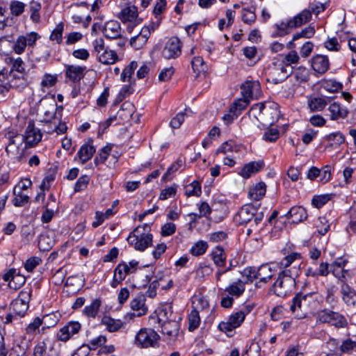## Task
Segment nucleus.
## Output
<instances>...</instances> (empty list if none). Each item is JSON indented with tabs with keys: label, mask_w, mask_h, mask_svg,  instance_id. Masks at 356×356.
<instances>
[{
	"label": "nucleus",
	"mask_w": 356,
	"mask_h": 356,
	"mask_svg": "<svg viewBox=\"0 0 356 356\" xmlns=\"http://www.w3.org/2000/svg\"><path fill=\"white\" fill-rule=\"evenodd\" d=\"M318 305V295L317 293L312 292L307 294L300 293L293 298L290 309L293 313L297 312L296 315L301 318L302 315L305 316L314 309Z\"/></svg>",
	"instance_id": "obj_1"
},
{
	"label": "nucleus",
	"mask_w": 356,
	"mask_h": 356,
	"mask_svg": "<svg viewBox=\"0 0 356 356\" xmlns=\"http://www.w3.org/2000/svg\"><path fill=\"white\" fill-rule=\"evenodd\" d=\"M311 19L310 11L305 9L293 17L275 24L274 25L275 32L273 33V35L277 37L286 35L290 33L291 30L305 24Z\"/></svg>",
	"instance_id": "obj_2"
},
{
	"label": "nucleus",
	"mask_w": 356,
	"mask_h": 356,
	"mask_svg": "<svg viewBox=\"0 0 356 356\" xmlns=\"http://www.w3.org/2000/svg\"><path fill=\"white\" fill-rule=\"evenodd\" d=\"M296 285V279L293 277L290 269H285L278 274V277L273 285L274 293L280 297L286 296Z\"/></svg>",
	"instance_id": "obj_3"
},
{
	"label": "nucleus",
	"mask_w": 356,
	"mask_h": 356,
	"mask_svg": "<svg viewBox=\"0 0 356 356\" xmlns=\"http://www.w3.org/2000/svg\"><path fill=\"white\" fill-rule=\"evenodd\" d=\"M264 218L263 213H257V209L252 204L243 206L236 216V220L243 225L250 223V227H257Z\"/></svg>",
	"instance_id": "obj_4"
},
{
	"label": "nucleus",
	"mask_w": 356,
	"mask_h": 356,
	"mask_svg": "<svg viewBox=\"0 0 356 356\" xmlns=\"http://www.w3.org/2000/svg\"><path fill=\"white\" fill-rule=\"evenodd\" d=\"M316 321L321 323H327L337 328H345L348 324L343 314L329 309L318 311L316 314Z\"/></svg>",
	"instance_id": "obj_5"
},
{
	"label": "nucleus",
	"mask_w": 356,
	"mask_h": 356,
	"mask_svg": "<svg viewBox=\"0 0 356 356\" xmlns=\"http://www.w3.org/2000/svg\"><path fill=\"white\" fill-rule=\"evenodd\" d=\"M252 110L259 111L260 118L268 124H272L280 116L278 105L275 103L270 102L255 104L252 108Z\"/></svg>",
	"instance_id": "obj_6"
},
{
	"label": "nucleus",
	"mask_w": 356,
	"mask_h": 356,
	"mask_svg": "<svg viewBox=\"0 0 356 356\" xmlns=\"http://www.w3.org/2000/svg\"><path fill=\"white\" fill-rule=\"evenodd\" d=\"M159 338V334L152 329H141L136 335L134 343L140 348L154 347Z\"/></svg>",
	"instance_id": "obj_7"
},
{
	"label": "nucleus",
	"mask_w": 356,
	"mask_h": 356,
	"mask_svg": "<svg viewBox=\"0 0 356 356\" xmlns=\"http://www.w3.org/2000/svg\"><path fill=\"white\" fill-rule=\"evenodd\" d=\"M268 70L267 80L275 84L284 81L291 73L290 69L281 63H273Z\"/></svg>",
	"instance_id": "obj_8"
},
{
	"label": "nucleus",
	"mask_w": 356,
	"mask_h": 356,
	"mask_svg": "<svg viewBox=\"0 0 356 356\" xmlns=\"http://www.w3.org/2000/svg\"><path fill=\"white\" fill-rule=\"evenodd\" d=\"M128 243L132 245L136 250L144 251L152 244V234H138L131 232L127 238Z\"/></svg>",
	"instance_id": "obj_9"
},
{
	"label": "nucleus",
	"mask_w": 356,
	"mask_h": 356,
	"mask_svg": "<svg viewBox=\"0 0 356 356\" xmlns=\"http://www.w3.org/2000/svg\"><path fill=\"white\" fill-rule=\"evenodd\" d=\"M181 43L177 38H170L165 44L162 56L165 59L176 58L181 54Z\"/></svg>",
	"instance_id": "obj_10"
},
{
	"label": "nucleus",
	"mask_w": 356,
	"mask_h": 356,
	"mask_svg": "<svg viewBox=\"0 0 356 356\" xmlns=\"http://www.w3.org/2000/svg\"><path fill=\"white\" fill-rule=\"evenodd\" d=\"M341 298L346 306L353 312L356 311V292L349 285L343 283L340 289Z\"/></svg>",
	"instance_id": "obj_11"
},
{
	"label": "nucleus",
	"mask_w": 356,
	"mask_h": 356,
	"mask_svg": "<svg viewBox=\"0 0 356 356\" xmlns=\"http://www.w3.org/2000/svg\"><path fill=\"white\" fill-rule=\"evenodd\" d=\"M42 139V134L40 129L35 127L34 122L30 121L26 127L23 140L29 146H33L38 143Z\"/></svg>",
	"instance_id": "obj_12"
},
{
	"label": "nucleus",
	"mask_w": 356,
	"mask_h": 356,
	"mask_svg": "<svg viewBox=\"0 0 356 356\" xmlns=\"http://www.w3.org/2000/svg\"><path fill=\"white\" fill-rule=\"evenodd\" d=\"M145 302V299L143 295L137 296L134 298L130 302V307L131 309L136 312L137 314L128 313L125 316V318L132 319L135 316H141L145 315L147 311Z\"/></svg>",
	"instance_id": "obj_13"
},
{
	"label": "nucleus",
	"mask_w": 356,
	"mask_h": 356,
	"mask_svg": "<svg viewBox=\"0 0 356 356\" xmlns=\"http://www.w3.org/2000/svg\"><path fill=\"white\" fill-rule=\"evenodd\" d=\"M241 88L244 98L257 99L260 95V84L257 81H246Z\"/></svg>",
	"instance_id": "obj_14"
},
{
	"label": "nucleus",
	"mask_w": 356,
	"mask_h": 356,
	"mask_svg": "<svg viewBox=\"0 0 356 356\" xmlns=\"http://www.w3.org/2000/svg\"><path fill=\"white\" fill-rule=\"evenodd\" d=\"M81 327V324L79 322L70 321L59 330L57 334V337L60 341L65 342L74 334H77Z\"/></svg>",
	"instance_id": "obj_15"
},
{
	"label": "nucleus",
	"mask_w": 356,
	"mask_h": 356,
	"mask_svg": "<svg viewBox=\"0 0 356 356\" xmlns=\"http://www.w3.org/2000/svg\"><path fill=\"white\" fill-rule=\"evenodd\" d=\"M31 290H22L19 293V299L17 300L13 304V309L19 316H23L28 309V302L30 299Z\"/></svg>",
	"instance_id": "obj_16"
},
{
	"label": "nucleus",
	"mask_w": 356,
	"mask_h": 356,
	"mask_svg": "<svg viewBox=\"0 0 356 356\" xmlns=\"http://www.w3.org/2000/svg\"><path fill=\"white\" fill-rule=\"evenodd\" d=\"M285 217L287 219H291L293 223L298 224L306 220L308 218V214L303 207L294 206L285 214Z\"/></svg>",
	"instance_id": "obj_17"
},
{
	"label": "nucleus",
	"mask_w": 356,
	"mask_h": 356,
	"mask_svg": "<svg viewBox=\"0 0 356 356\" xmlns=\"http://www.w3.org/2000/svg\"><path fill=\"white\" fill-rule=\"evenodd\" d=\"M67 127L66 124L61 122L59 119L56 117L54 118L52 121H45L44 124V131L51 134L56 132L57 134H62L66 132Z\"/></svg>",
	"instance_id": "obj_18"
},
{
	"label": "nucleus",
	"mask_w": 356,
	"mask_h": 356,
	"mask_svg": "<svg viewBox=\"0 0 356 356\" xmlns=\"http://www.w3.org/2000/svg\"><path fill=\"white\" fill-rule=\"evenodd\" d=\"M103 33L107 38H120L122 34L120 23L115 20H111L106 22L103 28Z\"/></svg>",
	"instance_id": "obj_19"
},
{
	"label": "nucleus",
	"mask_w": 356,
	"mask_h": 356,
	"mask_svg": "<svg viewBox=\"0 0 356 356\" xmlns=\"http://www.w3.org/2000/svg\"><path fill=\"white\" fill-rule=\"evenodd\" d=\"M312 67L318 74L325 73L330 67L328 57L323 55H316L312 59Z\"/></svg>",
	"instance_id": "obj_20"
},
{
	"label": "nucleus",
	"mask_w": 356,
	"mask_h": 356,
	"mask_svg": "<svg viewBox=\"0 0 356 356\" xmlns=\"http://www.w3.org/2000/svg\"><path fill=\"white\" fill-rule=\"evenodd\" d=\"M264 166V162L263 160L250 162L244 165L241 169L239 175L243 178H249L252 174L260 171Z\"/></svg>",
	"instance_id": "obj_21"
},
{
	"label": "nucleus",
	"mask_w": 356,
	"mask_h": 356,
	"mask_svg": "<svg viewBox=\"0 0 356 356\" xmlns=\"http://www.w3.org/2000/svg\"><path fill=\"white\" fill-rule=\"evenodd\" d=\"M330 119L332 120H338L345 119L348 114L347 108L342 107L339 103L334 102L328 108Z\"/></svg>",
	"instance_id": "obj_22"
},
{
	"label": "nucleus",
	"mask_w": 356,
	"mask_h": 356,
	"mask_svg": "<svg viewBox=\"0 0 356 356\" xmlns=\"http://www.w3.org/2000/svg\"><path fill=\"white\" fill-rule=\"evenodd\" d=\"M275 269L269 264H263L257 268V278L260 282H268L274 275Z\"/></svg>",
	"instance_id": "obj_23"
},
{
	"label": "nucleus",
	"mask_w": 356,
	"mask_h": 356,
	"mask_svg": "<svg viewBox=\"0 0 356 356\" xmlns=\"http://www.w3.org/2000/svg\"><path fill=\"white\" fill-rule=\"evenodd\" d=\"M84 67L74 65H67L65 76L72 81L76 83L83 77Z\"/></svg>",
	"instance_id": "obj_24"
},
{
	"label": "nucleus",
	"mask_w": 356,
	"mask_h": 356,
	"mask_svg": "<svg viewBox=\"0 0 356 356\" xmlns=\"http://www.w3.org/2000/svg\"><path fill=\"white\" fill-rule=\"evenodd\" d=\"M161 331L163 334L167 335L170 339L175 338L179 331V324L177 321H166L162 325Z\"/></svg>",
	"instance_id": "obj_25"
},
{
	"label": "nucleus",
	"mask_w": 356,
	"mask_h": 356,
	"mask_svg": "<svg viewBox=\"0 0 356 356\" xmlns=\"http://www.w3.org/2000/svg\"><path fill=\"white\" fill-rule=\"evenodd\" d=\"M102 322L110 332H118L121 328L124 327L125 325V323L120 319H114L108 316L104 317Z\"/></svg>",
	"instance_id": "obj_26"
},
{
	"label": "nucleus",
	"mask_w": 356,
	"mask_h": 356,
	"mask_svg": "<svg viewBox=\"0 0 356 356\" xmlns=\"http://www.w3.org/2000/svg\"><path fill=\"white\" fill-rule=\"evenodd\" d=\"M225 291L227 292L230 296L238 298L245 291V282L241 280H238L226 287Z\"/></svg>",
	"instance_id": "obj_27"
},
{
	"label": "nucleus",
	"mask_w": 356,
	"mask_h": 356,
	"mask_svg": "<svg viewBox=\"0 0 356 356\" xmlns=\"http://www.w3.org/2000/svg\"><path fill=\"white\" fill-rule=\"evenodd\" d=\"M95 152V148L89 144L83 145L79 152L77 156L83 164L88 161Z\"/></svg>",
	"instance_id": "obj_28"
},
{
	"label": "nucleus",
	"mask_w": 356,
	"mask_h": 356,
	"mask_svg": "<svg viewBox=\"0 0 356 356\" xmlns=\"http://www.w3.org/2000/svg\"><path fill=\"white\" fill-rule=\"evenodd\" d=\"M124 269L125 268L122 267L121 263L118 264L115 268L113 278L111 284L113 288H116L125 280L128 273L125 272Z\"/></svg>",
	"instance_id": "obj_29"
},
{
	"label": "nucleus",
	"mask_w": 356,
	"mask_h": 356,
	"mask_svg": "<svg viewBox=\"0 0 356 356\" xmlns=\"http://www.w3.org/2000/svg\"><path fill=\"white\" fill-rule=\"evenodd\" d=\"M213 263L218 267H223L226 264V256L223 248L217 246L211 254Z\"/></svg>",
	"instance_id": "obj_30"
},
{
	"label": "nucleus",
	"mask_w": 356,
	"mask_h": 356,
	"mask_svg": "<svg viewBox=\"0 0 356 356\" xmlns=\"http://www.w3.org/2000/svg\"><path fill=\"white\" fill-rule=\"evenodd\" d=\"M266 191V184L263 182H260L250 189L248 196L253 200H259L265 195Z\"/></svg>",
	"instance_id": "obj_31"
},
{
	"label": "nucleus",
	"mask_w": 356,
	"mask_h": 356,
	"mask_svg": "<svg viewBox=\"0 0 356 356\" xmlns=\"http://www.w3.org/2000/svg\"><path fill=\"white\" fill-rule=\"evenodd\" d=\"M102 305V300L99 298L94 300L90 305L85 307L83 314L90 318H95L99 313Z\"/></svg>",
	"instance_id": "obj_32"
},
{
	"label": "nucleus",
	"mask_w": 356,
	"mask_h": 356,
	"mask_svg": "<svg viewBox=\"0 0 356 356\" xmlns=\"http://www.w3.org/2000/svg\"><path fill=\"white\" fill-rule=\"evenodd\" d=\"M99 62L105 65L114 64L118 59V54L115 51L108 49L98 56Z\"/></svg>",
	"instance_id": "obj_33"
},
{
	"label": "nucleus",
	"mask_w": 356,
	"mask_h": 356,
	"mask_svg": "<svg viewBox=\"0 0 356 356\" xmlns=\"http://www.w3.org/2000/svg\"><path fill=\"white\" fill-rule=\"evenodd\" d=\"M13 195L15 197L13 203L15 207H22L29 201V197L27 194L23 193V191L18 190V188H13Z\"/></svg>",
	"instance_id": "obj_34"
},
{
	"label": "nucleus",
	"mask_w": 356,
	"mask_h": 356,
	"mask_svg": "<svg viewBox=\"0 0 356 356\" xmlns=\"http://www.w3.org/2000/svg\"><path fill=\"white\" fill-rule=\"evenodd\" d=\"M138 13L136 7H126L122 10L120 18L123 22H129L131 23L136 19Z\"/></svg>",
	"instance_id": "obj_35"
},
{
	"label": "nucleus",
	"mask_w": 356,
	"mask_h": 356,
	"mask_svg": "<svg viewBox=\"0 0 356 356\" xmlns=\"http://www.w3.org/2000/svg\"><path fill=\"white\" fill-rule=\"evenodd\" d=\"M327 104V101L323 97H314L308 101V106L312 111H322Z\"/></svg>",
	"instance_id": "obj_36"
},
{
	"label": "nucleus",
	"mask_w": 356,
	"mask_h": 356,
	"mask_svg": "<svg viewBox=\"0 0 356 356\" xmlns=\"http://www.w3.org/2000/svg\"><path fill=\"white\" fill-rule=\"evenodd\" d=\"M202 193L201 186L198 181H194L185 188V195L190 196H200Z\"/></svg>",
	"instance_id": "obj_37"
},
{
	"label": "nucleus",
	"mask_w": 356,
	"mask_h": 356,
	"mask_svg": "<svg viewBox=\"0 0 356 356\" xmlns=\"http://www.w3.org/2000/svg\"><path fill=\"white\" fill-rule=\"evenodd\" d=\"M208 248V244L206 241H199L195 243L191 248L190 252L195 257L204 254Z\"/></svg>",
	"instance_id": "obj_38"
},
{
	"label": "nucleus",
	"mask_w": 356,
	"mask_h": 356,
	"mask_svg": "<svg viewBox=\"0 0 356 356\" xmlns=\"http://www.w3.org/2000/svg\"><path fill=\"white\" fill-rule=\"evenodd\" d=\"M192 68L195 72L200 74L207 70L204 59L201 56H195L191 61Z\"/></svg>",
	"instance_id": "obj_39"
},
{
	"label": "nucleus",
	"mask_w": 356,
	"mask_h": 356,
	"mask_svg": "<svg viewBox=\"0 0 356 356\" xmlns=\"http://www.w3.org/2000/svg\"><path fill=\"white\" fill-rule=\"evenodd\" d=\"M200 323L199 312L196 309H193L188 315V330L191 332L197 329Z\"/></svg>",
	"instance_id": "obj_40"
},
{
	"label": "nucleus",
	"mask_w": 356,
	"mask_h": 356,
	"mask_svg": "<svg viewBox=\"0 0 356 356\" xmlns=\"http://www.w3.org/2000/svg\"><path fill=\"white\" fill-rule=\"evenodd\" d=\"M6 63L12 64V71L15 70L21 74L25 72L24 63L21 58H13V57H8L6 58Z\"/></svg>",
	"instance_id": "obj_41"
},
{
	"label": "nucleus",
	"mask_w": 356,
	"mask_h": 356,
	"mask_svg": "<svg viewBox=\"0 0 356 356\" xmlns=\"http://www.w3.org/2000/svg\"><path fill=\"white\" fill-rule=\"evenodd\" d=\"M326 139L330 142V146L337 147L344 143L345 136L340 132H336L327 135Z\"/></svg>",
	"instance_id": "obj_42"
},
{
	"label": "nucleus",
	"mask_w": 356,
	"mask_h": 356,
	"mask_svg": "<svg viewBox=\"0 0 356 356\" xmlns=\"http://www.w3.org/2000/svg\"><path fill=\"white\" fill-rule=\"evenodd\" d=\"M138 67V63L136 61H132L130 64L126 67L121 74V79L123 81H129L132 75L134 73L135 70Z\"/></svg>",
	"instance_id": "obj_43"
},
{
	"label": "nucleus",
	"mask_w": 356,
	"mask_h": 356,
	"mask_svg": "<svg viewBox=\"0 0 356 356\" xmlns=\"http://www.w3.org/2000/svg\"><path fill=\"white\" fill-rule=\"evenodd\" d=\"M356 341H353L350 339H347L341 342L339 347V350L341 353L350 354L353 350L355 349Z\"/></svg>",
	"instance_id": "obj_44"
},
{
	"label": "nucleus",
	"mask_w": 356,
	"mask_h": 356,
	"mask_svg": "<svg viewBox=\"0 0 356 356\" xmlns=\"http://www.w3.org/2000/svg\"><path fill=\"white\" fill-rule=\"evenodd\" d=\"M315 226L318 232L321 235H325L330 229V225L325 217H319Z\"/></svg>",
	"instance_id": "obj_45"
},
{
	"label": "nucleus",
	"mask_w": 356,
	"mask_h": 356,
	"mask_svg": "<svg viewBox=\"0 0 356 356\" xmlns=\"http://www.w3.org/2000/svg\"><path fill=\"white\" fill-rule=\"evenodd\" d=\"M323 87L327 91L336 92L342 89L343 85L335 80H327L323 83Z\"/></svg>",
	"instance_id": "obj_46"
},
{
	"label": "nucleus",
	"mask_w": 356,
	"mask_h": 356,
	"mask_svg": "<svg viewBox=\"0 0 356 356\" xmlns=\"http://www.w3.org/2000/svg\"><path fill=\"white\" fill-rule=\"evenodd\" d=\"M41 8V4L37 1H32L30 6L31 10V19L33 22H39L40 19V16L39 14V10Z\"/></svg>",
	"instance_id": "obj_47"
},
{
	"label": "nucleus",
	"mask_w": 356,
	"mask_h": 356,
	"mask_svg": "<svg viewBox=\"0 0 356 356\" xmlns=\"http://www.w3.org/2000/svg\"><path fill=\"white\" fill-rule=\"evenodd\" d=\"M250 99L244 98L243 97L242 99H239L237 101H236L233 105L231 106L229 111L237 113V111L241 112V111L244 110L248 105L249 104Z\"/></svg>",
	"instance_id": "obj_48"
},
{
	"label": "nucleus",
	"mask_w": 356,
	"mask_h": 356,
	"mask_svg": "<svg viewBox=\"0 0 356 356\" xmlns=\"http://www.w3.org/2000/svg\"><path fill=\"white\" fill-rule=\"evenodd\" d=\"M106 342V337L104 335H99V337L89 341L86 346L90 350H96L98 347L104 345Z\"/></svg>",
	"instance_id": "obj_49"
},
{
	"label": "nucleus",
	"mask_w": 356,
	"mask_h": 356,
	"mask_svg": "<svg viewBox=\"0 0 356 356\" xmlns=\"http://www.w3.org/2000/svg\"><path fill=\"white\" fill-rule=\"evenodd\" d=\"M49 318V316H45L42 319L39 317H36L32 323H31L26 327L27 334H33L39 327L42 325L43 321L46 324L45 321Z\"/></svg>",
	"instance_id": "obj_50"
},
{
	"label": "nucleus",
	"mask_w": 356,
	"mask_h": 356,
	"mask_svg": "<svg viewBox=\"0 0 356 356\" xmlns=\"http://www.w3.org/2000/svg\"><path fill=\"white\" fill-rule=\"evenodd\" d=\"M241 17L244 23L250 25L255 22L257 19V15L253 10L247 8H243L242 10Z\"/></svg>",
	"instance_id": "obj_51"
},
{
	"label": "nucleus",
	"mask_w": 356,
	"mask_h": 356,
	"mask_svg": "<svg viewBox=\"0 0 356 356\" xmlns=\"http://www.w3.org/2000/svg\"><path fill=\"white\" fill-rule=\"evenodd\" d=\"M337 288L334 285L327 286L325 289V302L330 305H334L336 302L335 292Z\"/></svg>",
	"instance_id": "obj_52"
},
{
	"label": "nucleus",
	"mask_w": 356,
	"mask_h": 356,
	"mask_svg": "<svg viewBox=\"0 0 356 356\" xmlns=\"http://www.w3.org/2000/svg\"><path fill=\"white\" fill-rule=\"evenodd\" d=\"M295 77L300 83L307 82L309 78V72L306 67H300L295 72Z\"/></svg>",
	"instance_id": "obj_53"
},
{
	"label": "nucleus",
	"mask_w": 356,
	"mask_h": 356,
	"mask_svg": "<svg viewBox=\"0 0 356 356\" xmlns=\"http://www.w3.org/2000/svg\"><path fill=\"white\" fill-rule=\"evenodd\" d=\"M25 4L19 1H12L10 4L11 13L15 16H19L23 13Z\"/></svg>",
	"instance_id": "obj_54"
},
{
	"label": "nucleus",
	"mask_w": 356,
	"mask_h": 356,
	"mask_svg": "<svg viewBox=\"0 0 356 356\" xmlns=\"http://www.w3.org/2000/svg\"><path fill=\"white\" fill-rule=\"evenodd\" d=\"M300 258V254L297 252H292L282 259L280 263V266L281 268H286L289 266L295 260L299 259Z\"/></svg>",
	"instance_id": "obj_55"
},
{
	"label": "nucleus",
	"mask_w": 356,
	"mask_h": 356,
	"mask_svg": "<svg viewBox=\"0 0 356 356\" xmlns=\"http://www.w3.org/2000/svg\"><path fill=\"white\" fill-rule=\"evenodd\" d=\"M26 46L24 35H20L17 38L13 47V49L16 54H22L24 51Z\"/></svg>",
	"instance_id": "obj_56"
},
{
	"label": "nucleus",
	"mask_w": 356,
	"mask_h": 356,
	"mask_svg": "<svg viewBox=\"0 0 356 356\" xmlns=\"http://www.w3.org/2000/svg\"><path fill=\"white\" fill-rule=\"evenodd\" d=\"M244 320V313L240 312V311L232 314L228 318L230 324L234 325L233 327H236V328L239 327Z\"/></svg>",
	"instance_id": "obj_57"
},
{
	"label": "nucleus",
	"mask_w": 356,
	"mask_h": 356,
	"mask_svg": "<svg viewBox=\"0 0 356 356\" xmlns=\"http://www.w3.org/2000/svg\"><path fill=\"white\" fill-rule=\"evenodd\" d=\"M300 60L299 56L296 51H291L286 54L281 63H284V65L289 67L291 64H296Z\"/></svg>",
	"instance_id": "obj_58"
},
{
	"label": "nucleus",
	"mask_w": 356,
	"mask_h": 356,
	"mask_svg": "<svg viewBox=\"0 0 356 356\" xmlns=\"http://www.w3.org/2000/svg\"><path fill=\"white\" fill-rule=\"evenodd\" d=\"M63 23L61 22L58 24L51 32L50 35V40H55L57 42V43L60 44L62 42V35L63 32Z\"/></svg>",
	"instance_id": "obj_59"
},
{
	"label": "nucleus",
	"mask_w": 356,
	"mask_h": 356,
	"mask_svg": "<svg viewBox=\"0 0 356 356\" xmlns=\"http://www.w3.org/2000/svg\"><path fill=\"white\" fill-rule=\"evenodd\" d=\"M90 181V178L88 175H83L80 177L74 185V190L75 192H79L84 190Z\"/></svg>",
	"instance_id": "obj_60"
},
{
	"label": "nucleus",
	"mask_w": 356,
	"mask_h": 356,
	"mask_svg": "<svg viewBox=\"0 0 356 356\" xmlns=\"http://www.w3.org/2000/svg\"><path fill=\"white\" fill-rule=\"evenodd\" d=\"M147 41V40L138 33L137 35L131 38L130 44L136 49H140L146 44Z\"/></svg>",
	"instance_id": "obj_61"
},
{
	"label": "nucleus",
	"mask_w": 356,
	"mask_h": 356,
	"mask_svg": "<svg viewBox=\"0 0 356 356\" xmlns=\"http://www.w3.org/2000/svg\"><path fill=\"white\" fill-rule=\"evenodd\" d=\"M236 147L234 146V143L232 140L227 141L224 143L217 150V154L222 153L224 154L229 155V153L234 152Z\"/></svg>",
	"instance_id": "obj_62"
},
{
	"label": "nucleus",
	"mask_w": 356,
	"mask_h": 356,
	"mask_svg": "<svg viewBox=\"0 0 356 356\" xmlns=\"http://www.w3.org/2000/svg\"><path fill=\"white\" fill-rule=\"evenodd\" d=\"M280 136L279 131L277 129H270L263 135V139L268 142H275Z\"/></svg>",
	"instance_id": "obj_63"
},
{
	"label": "nucleus",
	"mask_w": 356,
	"mask_h": 356,
	"mask_svg": "<svg viewBox=\"0 0 356 356\" xmlns=\"http://www.w3.org/2000/svg\"><path fill=\"white\" fill-rule=\"evenodd\" d=\"M25 283V277L18 274L16 277H13V280L8 283L10 289L17 290L19 289Z\"/></svg>",
	"instance_id": "obj_64"
}]
</instances>
